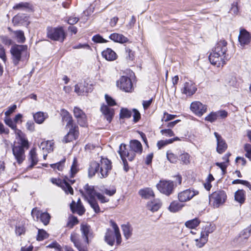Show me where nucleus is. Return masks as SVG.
Returning <instances> with one entry per match:
<instances>
[{
    "label": "nucleus",
    "instance_id": "f257e3e1",
    "mask_svg": "<svg viewBox=\"0 0 251 251\" xmlns=\"http://www.w3.org/2000/svg\"><path fill=\"white\" fill-rule=\"evenodd\" d=\"M142 146L141 143L136 140L131 141L128 148L125 144L120 145L118 153L122 160L124 170L126 172H127L128 170L126 158L129 161H132L137 154L142 153Z\"/></svg>",
    "mask_w": 251,
    "mask_h": 251
},
{
    "label": "nucleus",
    "instance_id": "f03ea898",
    "mask_svg": "<svg viewBox=\"0 0 251 251\" xmlns=\"http://www.w3.org/2000/svg\"><path fill=\"white\" fill-rule=\"evenodd\" d=\"M227 42L225 40L219 41L209 55V60L211 64L218 67L223 66L230 58L226 54Z\"/></svg>",
    "mask_w": 251,
    "mask_h": 251
},
{
    "label": "nucleus",
    "instance_id": "7ed1b4c3",
    "mask_svg": "<svg viewBox=\"0 0 251 251\" xmlns=\"http://www.w3.org/2000/svg\"><path fill=\"white\" fill-rule=\"evenodd\" d=\"M111 161L107 158H101L100 163L96 161L90 163L88 169V176L91 178L98 173L100 178L107 176L109 171L111 170Z\"/></svg>",
    "mask_w": 251,
    "mask_h": 251
},
{
    "label": "nucleus",
    "instance_id": "20e7f679",
    "mask_svg": "<svg viewBox=\"0 0 251 251\" xmlns=\"http://www.w3.org/2000/svg\"><path fill=\"white\" fill-rule=\"evenodd\" d=\"M10 52L15 66L18 65L20 61L24 62L28 59L29 53L26 45H15L12 47Z\"/></svg>",
    "mask_w": 251,
    "mask_h": 251
},
{
    "label": "nucleus",
    "instance_id": "39448f33",
    "mask_svg": "<svg viewBox=\"0 0 251 251\" xmlns=\"http://www.w3.org/2000/svg\"><path fill=\"white\" fill-rule=\"evenodd\" d=\"M110 223L113 229H107L105 235V241L108 245L113 246L116 239L117 244L119 245L122 241L119 228L114 221H111Z\"/></svg>",
    "mask_w": 251,
    "mask_h": 251
},
{
    "label": "nucleus",
    "instance_id": "423d86ee",
    "mask_svg": "<svg viewBox=\"0 0 251 251\" xmlns=\"http://www.w3.org/2000/svg\"><path fill=\"white\" fill-rule=\"evenodd\" d=\"M47 36L53 41L63 42L66 37L65 33L62 27L47 28Z\"/></svg>",
    "mask_w": 251,
    "mask_h": 251
},
{
    "label": "nucleus",
    "instance_id": "0eeeda50",
    "mask_svg": "<svg viewBox=\"0 0 251 251\" xmlns=\"http://www.w3.org/2000/svg\"><path fill=\"white\" fill-rule=\"evenodd\" d=\"M215 227L210 223H206L202 228L200 239H197L196 245L199 248H201L207 242L209 233L213 232Z\"/></svg>",
    "mask_w": 251,
    "mask_h": 251
},
{
    "label": "nucleus",
    "instance_id": "6e6552de",
    "mask_svg": "<svg viewBox=\"0 0 251 251\" xmlns=\"http://www.w3.org/2000/svg\"><path fill=\"white\" fill-rule=\"evenodd\" d=\"M156 186L161 193L167 196L173 193L175 187L173 181L165 179L160 180Z\"/></svg>",
    "mask_w": 251,
    "mask_h": 251
},
{
    "label": "nucleus",
    "instance_id": "1a4fd4ad",
    "mask_svg": "<svg viewBox=\"0 0 251 251\" xmlns=\"http://www.w3.org/2000/svg\"><path fill=\"white\" fill-rule=\"evenodd\" d=\"M226 199V195L225 191L219 190L214 192L210 197L211 201H213V205L215 207H219L223 204Z\"/></svg>",
    "mask_w": 251,
    "mask_h": 251
},
{
    "label": "nucleus",
    "instance_id": "9d476101",
    "mask_svg": "<svg viewBox=\"0 0 251 251\" xmlns=\"http://www.w3.org/2000/svg\"><path fill=\"white\" fill-rule=\"evenodd\" d=\"M32 217L36 220H40L41 222L45 226L49 224L50 219V214L47 212H43L37 208H34L31 211Z\"/></svg>",
    "mask_w": 251,
    "mask_h": 251
},
{
    "label": "nucleus",
    "instance_id": "9b49d317",
    "mask_svg": "<svg viewBox=\"0 0 251 251\" xmlns=\"http://www.w3.org/2000/svg\"><path fill=\"white\" fill-rule=\"evenodd\" d=\"M117 84L121 89L126 92H129L132 89V83L130 78L127 76H122L117 82Z\"/></svg>",
    "mask_w": 251,
    "mask_h": 251
},
{
    "label": "nucleus",
    "instance_id": "f8f14e48",
    "mask_svg": "<svg viewBox=\"0 0 251 251\" xmlns=\"http://www.w3.org/2000/svg\"><path fill=\"white\" fill-rule=\"evenodd\" d=\"M198 191L190 189L184 190L178 194V199L180 202H186L191 200L195 196L198 195Z\"/></svg>",
    "mask_w": 251,
    "mask_h": 251
},
{
    "label": "nucleus",
    "instance_id": "ddd939ff",
    "mask_svg": "<svg viewBox=\"0 0 251 251\" xmlns=\"http://www.w3.org/2000/svg\"><path fill=\"white\" fill-rule=\"evenodd\" d=\"M190 109L197 116H201L206 112L207 107L200 101H194L191 103Z\"/></svg>",
    "mask_w": 251,
    "mask_h": 251
},
{
    "label": "nucleus",
    "instance_id": "4468645a",
    "mask_svg": "<svg viewBox=\"0 0 251 251\" xmlns=\"http://www.w3.org/2000/svg\"><path fill=\"white\" fill-rule=\"evenodd\" d=\"M73 112L74 116L77 119L79 125L82 126H85L87 123V118L85 113L78 107H75Z\"/></svg>",
    "mask_w": 251,
    "mask_h": 251
},
{
    "label": "nucleus",
    "instance_id": "2eb2a0df",
    "mask_svg": "<svg viewBox=\"0 0 251 251\" xmlns=\"http://www.w3.org/2000/svg\"><path fill=\"white\" fill-rule=\"evenodd\" d=\"M12 152L15 158L19 164H21L25 159V150L22 146L14 145L12 148Z\"/></svg>",
    "mask_w": 251,
    "mask_h": 251
},
{
    "label": "nucleus",
    "instance_id": "dca6fc26",
    "mask_svg": "<svg viewBox=\"0 0 251 251\" xmlns=\"http://www.w3.org/2000/svg\"><path fill=\"white\" fill-rule=\"evenodd\" d=\"M214 135L216 139L217 142V151L219 153H222L226 151L227 148V145L226 144L225 140L218 133L215 132Z\"/></svg>",
    "mask_w": 251,
    "mask_h": 251
},
{
    "label": "nucleus",
    "instance_id": "f3484780",
    "mask_svg": "<svg viewBox=\"0 0 251 251\" xmlns=\"http://www.w3.org/2000/svg\"><path fill=\"white\" fill-rule=\"evenodd\" d=\"M197 90L195 84L191 81L186 82L184 83L181 89V92L187 96H191L194 95Z\"/></svg>",
    "mask_w": 251,
    "mask_h": 251
},
{
    "label": "nucleus",
    "instance_id": "a211bd4d",
    "mask_svg": "<svg viewBox=\"0 0 251 251\" xmlns=\"http://www.w3.org/2000/svg\"><path fill=\"white\" fill-rule=\"evenodd\" d=\"M75 87V92L78 95H84L91 91V86L85 81L76 84Z\"/></svg>",
    "mask_w": 251,
    "mask_h": 251
},
{
    "label": "nucleus",
    "instance_id": "6ab92c4d",
    "mask_svg": "<svg viewBox=\"0 0 251 251\" xmlns=\"http://www.w3.org/2000/svg\"><path fill=\"white\" fill-rule=\"evenodd\" d=\"M238 40L242 46L249 44L251 40L250 33L246 29H241L240 30Z\"/></svg>",
    "mask_w": 251,
    "mask_h": 251
},
{
    "label": "nucleus",
    "instance_id": "aec40b11",
    "mask_svg": "<svg viewBox=\"0 0 251 251\" xmlns=\"http://www.w3.org/2000/svg\"><path fill=\"white\" fill-rule=\"evenodd\" d=\"M100 111L104 115V118L110 123L114 116V111L113 108L109 107L107 105L103 104L100 107Z\"/></svg>",
    "mask_w": 251,
    "mask_h": 251
},
{
    "label": "nucleus",
    "instance_id": "412c9836",
    "mask_svg": "<svg viewBox=\"0 0 251 251\" xmlns=\"http://www.w3.org/2000/svg\"><path fill=\"white\" fill-rule=\"evenodd\" d=\"M51 181L53 183H55L57 185H60L62 189L65 192L66 194H73L74 191L71 185L66 182V181H62L60 180L52 178Z\"/></svg>",
    "mask_w": 251,
    "mask_h": 251
},
{
    "label": "nucleus",
    "instance_id": "4be33fe9",
    "mask_svg": "<svg viewBox=\"0 0 251 251\" xmlns=\"http://www.w3.org/2000/svg\"><path fill=\"white\" fill-rule=\"evenodd\" d=\"M80 230L85 241L87 244L89 243V237H93V232L91 231L90 226L87 224H81Z\"/></svg>",
    "mask_w": 251,
    "mask_h": 251
},
{
    "label": "nucleus",
    "instance_id": "5701e85b",
    "mask_svg": "<svg viewBox=\"0 0 251 251\" xmlns=\"http://www.w3.org/2000/svg\"><path fill=\"white\" fill-rule=\"evenodd\" d=\"M102 56L108 61H113L117 59V55L114 51L107 48L102 52Z\"/></svg>",
    "mask_w": 251,
    "mask_h": 251
},
{
    "label": "nucleus",
    "instance_id": "b1692460",
    "mask_svg": "<svg viewBox=\"0 0 251 251\" xmlns=\"http://www.w3.org/2000/svg\"><path fill=\"white\" fill-rule=\"evenodd\" d=\"M28 160L31 162V164L27 167L26 170H27L31 169L38 162L37 155L35 149H32L30 151Z\"/></svg>",
    "mask_w": 251,
    "mask_h": 251
},
{
    "label": "nucleus",
    "instance_id": "393cba45",
    "mask_svg": "<svg viewBox=\"0 0 251 251\" xmlns=\"http://www.w3.org/2000/svg\"><path fill=\"white\" fill-rule=\"evenodd\" d=\"M70 208L73 213L76 212L79 215H83L85 212V209L82 203H75V201L71 203Z\"/></svg>",
    "mask_w": 251,
    "mask_h": 251
},
{
    "label": "nucleus",
    "instance_id": "a878e982",
    "mask_svg": "<svg viewBox=\"0 0 251 251\" xmlns=\"http://www.w3.org/2000/svg\"><path fill=\"white\" fill-rule=\"evenodd\" d=\"M109 38L115 42L122 44L126 43L128 41V39L126 37L124 36L122 34L117 33H114L110 34Z\"/></svg>",
    "mask_w": 251,
    "mask_h": 251
},
{
    "label": "nucleus",
    "instance_id": "bb28decb",
    "mask_svg": "<svg viewBox=\"0 0 251 251\" xmlns=\"http://www.w3.org/2000/svg\"><path fill=\"white\" fill-rule=\"evenodd\" d=\"M86 194L87 195L85 198L88 200L94 199L96 197L97 193L94 189V186L86 184L84 187Z\"/></svg>",
    "mask_w": 251,
    "mask_h": 251
},
{
    "label": "nucleus",
    "instance_id": "cd10ccee",
    "mask_svg": "<svg viewBox=\"0 0 251 251\" xmlns=\"http://www.w3.org/2000/svg\"><path fill=\"white\" fill-rule=\"evenodd\" d=\"M162 202L159 199L154 200L153 201H151L148 202L147 206L148 208L154 212L157 211L161 206Z\"/></svg>",
    "mask_w": 251,
    "mask_h": 251
},
{
    "label": "nucleus",
    "instance_id": "c85d7f7f",
    "mask_svg": "<svg viewBox=\"0 0 251 251\" xmlns=\"http://www.w3.org/2000/svg\"><path fill=\"white\" fill-rule=\"evenodd\" d=\"M139 194L142 198L146 199L154 197V193L153 190L151 188L149 187L141 189L139 191Z\"/></svg>",
    "mask_w": 251,
    "mask_h": 251
},
{
    "label": "nucleus",
    "instance_id": "c756f323",
    "mask_svg": "<svg viewBox=\"0 0 251 251\" xmlns=\"http://www.w3.org/2000/svg\"><path fill=\"white\" fill-rule=\"evenodd\" d=\"M48 118V114L43 112H37L33 114V118L35 122L38 124H42L45 119Z\"/></svg>",
    "mask_w": 251,
    "mask_h": 251
},
{
    "label": "nucleus",
    "instance_id": "7c9ffc66",
    "mask_svg": "<svg viewBox=\"0 0 251 251\" xmlns=\"http://www.w3.org/2000/svg\"><path fill=\"white\" fill-rule=\"evenodd\" d=\"M77 130H74L73 128L70 129L68 133L64 137L63 142L68 143L75 139L77 136Z\"/></svg>",
    "mask_w": 251,
    "mask_h": 251
},
{
    "label": "nucleus",
    "instance_id": "2f4dec72",
    "mask_svg": "<svg viewBox=\"0 0 251 251\" xmlns=\"http://www.w3.org/2000/svg\"><path fill=\"white\" fill-rule=\"evenodd\" d=\"M53 144L50 141H43L40 144L39 148L42 150L46 151L49 153L53 151Z\"/></svg>",
    "mask_w": 251,
    "mask_h": 251
},
{
    "label": "nucleus",
    "instance_id": "473e14b6",
    "mask_svg": "<svg viewBox=\"0 0 251 251\" xmlns=\"http://www.w3.org/2000/svg\"><path fill=\"white\" fill-rule=\"evenodd\" d=\"M234 198L236 201L240 204L243 203L245 200V192L243 190H238L235 192Z\"/></svg>",
    "mask_w": 251,
    "mask_h": 251
},
{
    "label": "nucleus",
    "instance_id": "72a5a7b5",
    "mask_svg": "<svg viewBox=\"0 0 251 251\" xmlns=\"http://www.w3.org/2000/svg\"><path fill=\"white\" fill-rule=\"evenodd\" d=\"M70 240L74 243L76 248L82 245L80 241V236L77 233H72L71 234Z\"/></svg>",
    "mask_w": 251,
    "mask_h": 251
},
{
    "label": "nucleus",
    "instance_id": "f704fd0d",
    "mask_svg": "<svg viewBox=\"0 0 251 251\" xmlns=\"http://www.w3.org/2000/svg\"><path fill=\"white\" fill-rule=\"evenodd\" d=\"M17 42L19 43H24L25 41V36L24 32L23 31L19 30L13 31Z\"/></svg>",
    "mask_w": 251,
    "mask_h": 251
},
{
    "label": "nucleus",
    "instance_id": "c9c22d12",
    "mask_svg": "<svg viewBox=\"0 0 251 251\" xmlns=\"http://www.w3.org/2000/svg\"><path fill=\"white\" fill-rule=\"evenodd\" d=\"M183 206V204L177 201H174L170 204L169 207V209L172 212H176L180 210Z\"/></svg>",
    "mask_w": 251,
    "mask_h": 251
},
{
    "label": "nucleus",
    "instance_id": "e433bc0d",
    "mask_svg": "<svg viewBox=\"0 0 251 251\" xmlns=\"http://www.w3.org/2000/svg\"><path fill=\"white\" fill-rule=\"evenodd\" d=\"M200 223V221L198 218H195L194 219L187 221L185 222V226L191 229L195 228L197 227Z\"/></svg>",
    "mask_w": 251,
    "mask_h": 251
},
{
    "label": "nucleus",
    "instance_id": "4c0bfd02",
    "mask_svg": "<svg viewBox=\"0 0 251 251\" xmlns=\"http://www.w3.org/2000/svg\"><path fill=\"white\" fill-rule=\"evenodd\" d=\"M124 56L127 61H132L134 59V52L129 48L126 47Z\"/></svg>",
    "mask_w": 251,
    "mask_h": 251
},
{
    "label": "nucleus",
    "instance_id": "58836bf2",
    "mask_svg": "<svg viewBox=\"0 0 251 251\" xmlns=\"http://www.w3.org/2000/svg\"><path fill=\"white\" fill-rule=\"evenodd\" d=\"M77 161L76 158H74L73 162L71 168V177H73L78 171Z\"/></svg>",
    "mask_w": 251,
    "mask_h": 251
},
{
    "label": "nucleus",
    "instance_id": "ea45409f",
    "mask_svg": "<svg viewBox=\"0 0 251 251\" xmlns=\"http://www.w3.org/2000/svg\"><path fill=\"white\" fill-rule=\"evenodd\" d=\"M49 236L48 233L44 229H38V234L37 236V240L38 241H43L47 239Z\"/></svg>",
    "mask_w": 251,
    "mask_h": 251
},
{
    "label": "nucleus",
    "instance_id": "a19ab883",
    "mask_svg": "<svg viewBox=\"0 0 251 251\" xmlns=\"http://www.w3.org/2000/svg\"><path fill=\"white\" fill-rule=\"evenodd\" d=\"M132 112L127 108H122L120 111V118L122 119L129 118L132 115Z\"/></svg>",
    "mask_w": 251,
    "mask_h": 251
},
{
    "label": "nucleus",
    "instance_id": "79ce46f5",
    "mask_svg": "<svg viewBox=\"0 0 251 251\" xmlns=\"http://www.w3.org/2000/svg\"><path fill=\"white\" fill-rule=\"evenodd\" d=\"M122 229L124 235L126 239H128L131 235V229L128 225H123Z\"/></svg>",
    "mask_w": 251,
    "mask_h": 251
},
{
    "label": "nucleus",
    "instance_id": "37998d69",
    "mask_svg": "<svg viewBox=\"0 0 251 251\" xmlns=\"http://www.w3.org/2000/svg\"><path fill=\"white\" fill-rule=\"evenodd\" d=\"M88 202L96 213H99L100 211V207L95 199L88 200Z\"/></svg>",
    "mask_w": 251,
    "mask_h": 251
},
{
    "label": "nucleus",
    "instance_id": "c03bdc74",
    "mask_svg": "<svg viewBox=\"0 0 251 251\" xmlns=\"http://www.w3.org/2000/svg\"><path fill=\"white\" fill-rule=\"evenodd\" d=\"M66 159L63 158L61 161L55 164L50 165V167L53 169H57L58 171H61L64 168V164L65 162Z\"/></svg>",
    "mask_w": 251,
    "mask_h": 251
},
{
    "label": "nucleus",
    "instance_id": "a18cd8bd",
    "mask_svg": "<svg viewBox=\"0 0 251 251\" xmlns=\"http://www.w3.org/2000/svg\"><path fill=\"white\" fill-rule=\"evenodd\" d=\"M218 114L216 112H212L205 118V120L210 123L216 121L218 119Z\"/></svg>",
    "mask_w": 251,
    "mask_h": 251
},
{
    "label": "nucleus",
    "instance_id": "49530a36",
    "mask_svg": "<svg viewBox=\"0 0 251 251\" xmlns=\"http://www.w3.org/2000/svg\"><path fill=\"white\" fill-rule=\"evenodd\" d=\"M167 159L172 163H176L177 161V156L170 151H168L166 153Z\"/></svg>",
    "mask_w": 251,
    "mask_h": 251
},
{
    "label": "nucleus",
    "instance_id": "de8ad7c7",
    "mask_svg": "<svg viewBox=\"0 0 251 251\" xmlns=\"http://www.w3.org/2000/svg\"><path fill=\"white\" fill-rule=\"evenodd\" d=\"M251 234V233L250 232V231L245 228L240 232L239 234V240L242 241L243 239L247 240L250 237Z\"/></svg>",
    "mask_w": 251,
    "mask_h": 251
},
{
    "label": "nucleus",
    "instance_id": "09e8293b",
    "mask_svg": "<svg viewBox=\"0 0 251 251\" xmlns=\"http://www.w3.org/2000/svg\"><path fill=\"white\" fill-rule=\"evenodd\" d=\"M61 116L62 117V120L63 122L67 121L68 120L70 119L72 117V115L69 112L64 109L61 110Z\"/></svg>",
    "mask_w": 251,
    "mask_h": 251
},
{
    "label": "nucleus",
    "instance_id": "8fccbe9b",
    "mask_svg": "<svg viewBox=\"0 0 251 251\" xmlns=\"http://www.w3.org/2000/svg\"><path fill=\"white\" fill-rule=\"evenodd\" d=\"M190 155L188 153H183L180 155V159L185 164H188L190 162Z\"/></svg>",
    "mask_w": 251,
    "mask_h": 251
},
{
    "label": "nucleus",
    "instance_id": "3c124183",
    "mask_svg": "<svg viewBox=\"0 0 251 251\" xmlns=\"http://www.w3.org/2000/svg\"><path fill=\"white\" fill-rule=\"evenodd\" d=\"M232 184H241L242 185H244L249 188L250 190H251V185L249 182L246 180H241V179H235L232 181Z\"/></svg>",
    "mask_w": 251,
    "mask_h": 251
},
{
    "label": "nucleus",
    "instance_id": "603ef678",
    "mask_svg": "<svg viewBox=\"0 0 251 251\" xmlns=\"http://www.w3.org/2000/svg\"><path fill=\"white\" fill-rule=\"evenodd\" d=\"M78 223V221L76 217H72L69 219V221L67 223V226L70 228H73L74 226Z\"/></svg>",
    "mask_w": 251,
    "mask_h": 251
},
{
    "label": "nucleus",
    "instance_id": "864d4df0",
    "mask_svg": "<svg viewBox=\"0 0 251 251\" xmlns=\"http://www.w3.org/2000/svg\"><path fill=\"white\" fill-rule=\"evenodd\" d=\"M29 4L27 2H20L16 4L14 7V9L23 10L29 7Z\"/></svg>",
    "mask_w": 251,
    "mask_h": 251
},
{
    "label": "nucleus",
    "instance_id": "5fc2aeb1",
    "mask_svg": "<svg viewBox=\"0 0 251 251\" xmlns=\"http://www.w3.org/2000/svg\"><path fill=\"white\" fill-rule=\"evenodd\" d=\"M20 143L19 145H17V146H22L23 149L25 148L26 149H28L29 147L28 142L27 140L25 138V137H21L19 138Z\"/></svg>",
    "mask_w": 251,
    "mask_h": 251
},
{
    "label": "nucleus",
    "instance_id": "6e6d98bb",
    "mask_svg": "<svg viewBox=\"0 0 251 251\" xmlns=\"http://www.w3.org/2000/svg\"><path fill=\"white\" fill-rule=\"evenodd\" d=\"M244 150L246 152L245 154L246 157L251 160V145L250 144H246L244 145Z\"/></svg>",
    "mask_w": 251,
    "mask_h": 251
},
{
    "label": "nucleus",
    "instance_id": "4d7b16f0",
    "mask_svg": "<svg viewBox=\"0 0 251 251\" xmlns=\"http://www.w3.org/2000/svg\"><path fill=\"white\" fill-rule=\"evenodd\" d=\"M4 122L6 125L8 126L12 129H16V127H17L15 123V122L9 118H5L4 119Z\"/></svg>",
    "mask_w": 251,
    "mask_h": 251
},
{
    "label": "nucleus",
    "instance_id": "13d9d810",
    "mask_svg": "<svg viewBox=\"0 0 251 251\" xmlns=\"http://www.w3.org/2000/svg\"><path fill=\"white\" fill-rule=\"evenodd\" d=\"M92 40L95 43H106L107 41L103 39L102 36L99 34L94 36L92 38Z\"/></svg>",
    "mask_w": 251,
    "mask_h": 251
},
{
    "label": "nucleus",
    "instance_id": "bf43d9fd",
    "mask_svg": "<svg viewBox=\"0 0 251 251\" xmlns=\"http://www.w3.org/2000/svg\"><path fill=\"white\" fill-rule=\"evenodd\" d=\"M25 227L22 225H19L16 226L15 232L16 234L19 236L25 233Z\"/></svg>",
    "mask_w": 251,
    "mask_h": 251
},
{
    "label": "nucleus",
    "instance_id": "052dcab7",
    "mask_svg": "<svg viewBox=\"0 0 251 251\" xmlns=\"http://www.w3.org/2000/svg\"><path fill=\"white\" fill-rule=\"evenodd\" d=\"M66 122H67L66 124V126L69 128L70 129H73L74 130H77V127L75 126L74 124V121L73 120V118H71L70 119L68 120Z\"/></svg>",
    "mask_w": 251,
    "mask_h": 251
},
{
    "label": "nucleus",
    "instance_id": "680f3d73",
    "mask_svg": "<svg viewBox=\"0 0 251 251\" xmlns=\"http://www.w3.org/2000/svg\"><path fill=\"white\" fill-rule=\"evenodd\" d=\"M161 133L162 135L169 137L173 136L175 135L174 132L170 129H162L161 130Z\"/></svg>",
    "mask_w": 251,
    "mask_h": 251
},
{
    "label": "nucleus",
    "instance_id": "e2e57ef3",
    "mask_svg": "<svg viewBox=\"0 0 251 251\" xmlns=\"http://www.w3.org/2000/svg\"><path fill=\"white\" fill-rule=\"evenodd\" d=\"M17 108L16 104H14L8 108V109L5 112L4 114L6 117L10 116L13 112L15 111Z\"/></svg>",
    "mask_w": 251,
    "mask_h": 251
},
{
    "label": "nucleus",
    "instance_id": "0e129e2a",
    "mask_svg": "<svg viewBox=\"0 0 251 251\" xmlns=\"http://www.w3.org/2000/svg\"><path fill=\"white\" fill-rule=\"evenodd\" d=\"M105 100L106 101L107 103L109 106H113L116 105V102L114 99H113L111 97L109 96L108 95H105Z\"/></svg>",
    "mask_w": 251,
    "mask_h": 251
},
{
    "label": "nucleus",
    "instance_id": "69168bd1",
    "mask_svg": "<svg viewBox=\"0 0 251 251\" xmlns=\"http://www.w3.org/2000/svg\"><path fill=\"white\" fill-rule=\"evenodd\" d=\"M1 42L5 45L9 46L12 44V41L7 36H2L1 37Z\"/></svg>",
    "mask_w": 251,
    "mask_h": 251
},
{
    "label": "nucleus",
    "instance_id": "338daca9",
    "mask_svg": "<svg viewBox=\"0 0 251 251\" xmlns=\"http://www.w3.org/2000/svg\"><path fill=\"white\" fill-rule=\"evenodd\" d=\"M26 128L30 132H33L35 129V125L33 122L27 121L26 124Z\"/></svg>",
    "mask_w": 251,
    "mask_h": 251
},
{
    "label": "nucleus",
    "instance_id": "774afa93",
    "mask_svg": "<svg viewBox=\"0 0 251 251\" xmlns=\"http://www.w3.org/2000/svg\"><path fill=\"white\" fill-rule=\"evenodd\" d=\"M98 199L100 201L101 203L107 202L109 201V199L106 198L104 196L100 193H98L96 195Z\"/></svg>",
    "mask_w": 251,
    "mask_h": 251
}]
</instances>
